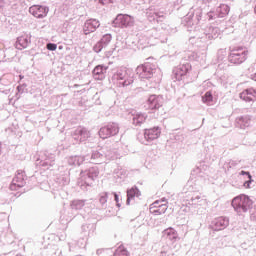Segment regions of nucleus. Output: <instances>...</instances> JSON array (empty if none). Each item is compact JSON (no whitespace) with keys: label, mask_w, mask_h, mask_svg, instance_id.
Instances as JSON below:
<instances>
[{"label":"nucleus","mask_w":256,"mask_h":256,"mask_svg":"<svg viewBox=\"0 0 256 256\" xmlns=\"http://www.w3.org/2000/svg\"><path fill=\"white\" fill-rule=\"evenodd\" d=\"M232 207L238 215H243V213H247V211L253 209V200L249 196L241 194L233 198Z\"/></svg>","instance_id":"f257e3e1"},{"label":"nucleus","mask_w":256,"mask_h":256,"mask_svg":"<svg viewBox=\"0 0 256 256\" xmlns=\"http://www.w3.org/2000/svg\"><path fill=\"white\" fill-rule=\"evenodd\" d=\"M99 177V168L91 167L88 170L82 171L80 173V178L78 179V185L85 191L87 187L93 185V181Z\"/></svg>","instance_id":"f03ea898"},{"label":"nucleus","mask_w":256,"mask_h":256,"mask_svg":"<svg viewBox=\"0 0 256 256\" xmlns=\"http://www.w3.org/2000/svg\"><path fill=\"white\" fill-rule=\"evenodd\" d=\"M247 55H249V50L245 47H235L230 50L228 56V61L234 65H241L247 61Z\"/></svg>","instance_id":"7ed1b4c3"},{"label":"nucleus","mask_w":256,"mask_h":256,"mask_svg":"<svg viewBox=\"0 0 256 256\" xmlns=\"http://www.w3.org/2000/svg\"><path fill=\"white\" fill-rule=\"evenodd\" d=\"M111 159H113V152H105V149L95 150L91 155V163H95L96 165L111 161Z\"/></svg>","instance_id":"20e7f679"},{"label":"nucleus","mask_w":256,"mask_h":256,"mask_svg":"<svg viewBox=\"0 0 256 256\" xmlns=\"http://www.w3.org/2000/svg\"><path fill=\"white\" fill-rule=\"evenodd\" d=\"M117 133H119V124L117 123H109L99 130L101 139H109V137H113L117 135Z\"/></svg>","instance_id":"39448f33"},{"label":"nucleus","mask_w":256,"mask_h":256,"mask_svg":"<svg viewBox=\"0 0 256 256\" xmlns=\"http://www.w3.org/2000/svg\"><path fill=\"white\" fill-rule=\"evenodd\" d=\"M114 27H133L135 19L127 14H119L113 21Z\"/></svg>","instance_id":"423d86ee"},{"label":"nucleus","mask_w":256,"mask_h":256,"mask_svg":"<svg viewBox=\"0 0 256 256\" xmlns=\"http://www.w3.org/2000/svg\"><path fill=\"white\" fill-rule=\"evenodd\" d=\"M72 137L76 143H83L91 137V132L84 127H78L72 134Z\"/></svg>","instance_id":"0eeeda50"},{"label":"nucleus","mask_w":256,"mask_h":256,"mask_svg":"<svg viewBox=\"0 0 256 256\" xmlns=\"http://www.w3.org/2000/svg\"><path fill=\"white\" fill-rule=\"evenodd\" d=\"M148 109L151 111H157L163 107V96L161 95H151L147 100Z\"/></svg>","instance_id":"6e6552de"},{"label":"nucleus","mask_w":256,"mask_h":256,"mask_svg":"<svg viewBox=\"0 0 256 256\" xmlns=\"http://www.w3.org/2000/svg\"><path fill=\"white\" fill-rule=\"evenodd\" d=\"M210 227L213 231H223V229H227V227H229V218L218 217L211 222Z\"/></svg>","instance_id":"1a4fd4ad"},{"label":"nucleus","mask_w":256,"mask_h":256,"mask_svg":"<svg viewBox=\"0 0 256 256\" xmlns=\"http://www.w3.org/2000/svg\"><path fill=\"white\" fill-rule=\"evenodd\" d=\"M29 13L37 19H43L49 13V8L47 6L33 5L29 8Z\"/></svg>","instance_id":"9d476101"},{"label":"nucleus","mask_w":256,"mask_h":256,"mask_svg":"<svg viewBox=\"0 0 256 256\" xmlns=\"http://www.w3.org/2000/svg\"><path fill=\"white\" fill-rule=\"evenodd\" d=\"M25 186V174L22 171H18L16 176L13 178L12 183L10 184L11 191H17L21 187Z\"/></svg>","instance_id":"9b49d317"},{"label":"nucleus","mask_w":256,"mask_h":256,"mask_svg":"<svg viewBox=\"0 0 256 256\" xmlns=\"http://www.w3.org/2000/svg\"><path fill=\"white\" fill-rule=\"evenodd\" d=\"M100 26L101 23L97 19L87 20L83 26L84 35H90V33H95V31H97Z\"/></svg>","instance_id":"f8f14e48"},{"label":"nucleus","mask_w":256,"mask_h":256,"mask_svg":"<svg viewBox=\"0 0 256 256\" xmlns=\"http://www.w3.org/2000/svg\"><path fill=\"white\" fill-rule=\"evenodd\" d=\"M160 135H161V129L159 127H154V128L144 130V139L146 143H151V141H155V139H159Z\"/></svg>","instance_id":"ddd939ff"},{"label":"nucleus","mask_w":256,"mask_h":256,"mask_svg":"<svg viewBox=\"0 0 256 256\" xmlns=\"http://www.w3.org/2000/svg\"><path fill=\"white\" fill-rule=\"evenodd\" d=\"M136 73L139 75L140 79H151V77H153V69L149 64L138 66Z\"/></svg>","instance_id":"4468645a"},{"label":"nucleus","mask_w":256,"mask_h":256,"mask_svg":"<svg viewBox=\"0 0 256 256\" xmlns=\"http://www.w3.org/2000/svg\"><path fill=\"white\" fill-rule=\"evenodd\" d=\"M186 205L188 207H193L197 209V207H202V205H207V200L201 198L199 195L192 196L190 199H186Z\"/></svg>","instance_id":"2eb2a0df"},{"label":"nucleus","mask_w":256,"mask_h":256,"mask_svg":"<svg viewBox=\"0 0 256 256\" xmlns=\"http://www.w3.org/2000/svg\"><path fill=\"white\" fill-rule=\"evenodd\" d=\"M167 209V204H159V200H156L150 205V213H152V215H163Z\"/></svg>","instance_id":"dca6fc26"},{"label":"nucleus","mask_w":256,"mask_h":256,"mask_svg":"<svg viewBox=\"0 0 256 256\" xmlns=\"http://www.w3.org/2000/svg\"><path fill=\"white\" fill-rule=\"evenodd\" d=\"M240 99L249 103L251 101H256V90L249 88L240 93Z\"/></svg>","instance_id":"f3484780"},{"label":"nucleus","mask_w":256,"mask_h":256,"mask_svg":"<svg viewBox=\"0 0 256 256\" xmlns=\"http://www.w3.org/2000/svg\"><path fill=\"white\" fill-rule=\"evenodd\" d=\"M105 73H107V67L102 65L96 66L92 72L96 81H103L105 79Z\"/></svg>","instance_id":"a211bd4d"},{"label":"nucleus","mask_w":256,"mask_h":256,"mask_svg":"<svg viewBox=\"0 0 256 256\" xmlns=\"http://www.w3.org/2000/svg\"><path fill=\"white\" fill-rule=\"evenodd\" d=\"M29 43H31V37L27 35H22L17 38L16 49H27V47H29Z\"/></svg>","instance_id":"6ab92c4d"},{"label":"nucleus","mask_w":256,"mask_h":256,"mask_svg":"<svg viewBox=\"0 0 256 256\" xmlns=\"http://www.w3.org/2000/svg\"><path fill=\"white\" fill-rule=\"evenodd\" d=\"M229 11H231V8L227 4H220L216 8V15L219 19H223V17H227L229 15Z\"/></svg>","instance_id":"aec40b11"},{"label":"nucleus","mask_w":256,"mask_h":256,"mask_svg":"<svg viewBox=\"0 0 256 256\" xmlns=\"http://www.w3.org/2000/svg\"><path fill=\"white\" fill-rule=\"evenodd\" d=\"M251 125V119L248 116L236 118V127L239 129H247Z\"/></svg>","instance_id":"412c9836"},{"label":"nucleus","mask_w":256,"mask_h":256,"mask_svg":"<svg viewBox=\"0 0 256 256\" xmlns=\"http://www.w3.org/2000/svg\"><path fill=\"white\" fill-rule=\"evenodd\" d=\"M140 196H141V192L139 191V189H137V187H132L131 189L127 190L126 204L131 205V201H133L135 197H140Z\"/></svg>","instance_id":"4be33fe9"},{"label":"nucleus","mask_w":256,"mask_h":256,"mask_svg":"<svg viewBox=\"0 0 256 256\" xmlns=\"http://www.w3.org/2000/svg\"><path fill=\"white\" fill-rule=\"evenodd\" d=\"M146 119L147 116L141 112H134L132 114L133 125H142V123H145Z\"/></svg>","instance_id":"5701e85b"},{"label":"nucleus","mask_w":256,"mask_h":256,"mask_svg":"<svg viewBox=\"0 0 256 256\" xmlns=\"http://www.w3.org/2000/svg\"><path fill=\"white\" fill-rule=\"evenodd\" d=\"M163 237L169 239V241H177L179 239V234L173 228H168L163 231Z\"/></svg>","instance_id":"b1692460"},{"label":"nucleus","mask_w":256,"mask_h":256,"mask_svg":"<svg viewBox=\"0 0 256 256\" xmlns=\"http://www.w3.org/2000/svg\"><path fill=\"white\" fill-rule=\"evenodd\" d=\"M133 70H130L125 78H123V81L118 82L119 87H129V85H132L134 79Z\"/></svg>","instance_id":"393cba45"},{"label":"nucleus","mask_w":256,"mask_h":256,"mask_svg":"<svg viewBox=\"0 0 256 256\" xmlns=\"http://www.w3.org/2000/svg\"><path fill=\"white\" fill-rule=\"evenodd\" d=\"M147 15L149 21H157V23H160L165 20V14H163V12H148Z\"/></svg>","instance_id":"a878e982"},{"label":"nucleus","mask_w":256,"mask_h":256,"mask_svg":"<svg viewBox=\"0 0 256 256\" xmlns=\"http://www.w3.org/2000/svg\"><path fill=\"white\" fill-rule=\"evenodd\" d=\"M173 74L175 76L176 81H181L184 75H187V66H180L174 69Z\"/></svg>","instance_id":"bb28decb"},{"label":"nucleus","mask_w":256,"mask_h":256,"mask_svg":"<svg viewBox=\"0 0 256 256\" xmlns=\"http://www.w3.org/2000/svg\"><path fill=\"white\" fill-rule=\"evenodd\" d=\"M85 161V157L83 156H71L68 159V164L73 165L74 167H79Z\"/></svg>","instance_id":"cd10ccee"},{"label":"nucleus","mask_w":256,"mask_h":256,"mask_svg":"<svg viewBox=\"0 0 256 256\" xmlns=\"http://www.w3.org/2000/svg\"><path fill=\"white\" fill-rule=\"evenodd\" d=\"M219 35H221V30L218 27H210L206 37H208V39H217Z\"/></svg>","instance_id":"c85d7f7f"},{"label":"nucleus","mask_w":256,"mask_h":256,"mask_svg":"<svg viewBox=\"0 0 256 256\" xmlns=\"http://www.w3.org/2000/svg\"><path fill=\"white\" fill-rule=\"evenodd\" d=\"M129 71H131V69H127V68H122L117 71L115 77H116L118 83L120 81H123V79L126 77V75L128 74Z\"/></svg>","instance_id":"c756f323"},{"label":"nucleus","mask_w":256,"mask_h":256,"mask_svg":"<svg viewBox=\"0 0 256 256\" xmlns=\"http://www.w3.org/2000/svg\"><path fill=\"white\" fill-rule=\"evenodd\" d=\"M71 209H75L79 211V209H83L85 207V200H73L70 204Z\"/></svg>","instance_id":"7c9ffc66"},{"label":"nucleus","mask_w":256,"mask_h":256,"mask_svg":"<svg viewBox=\"0 0 256 256\" xmlns=\"http://www.w3.org/2000/svg\"><path fill=\"white\" fill-rule=\"evenodd\" d=\"M202 101L206 103V105H213V94L210 91L206 92L202 97Z\"/></svg>","instance_id":"2f4dec72"},{"label":"nucleus","mask_w":256,"mask_h":256,"mask_svg":"<svg viewBox=\"0 0 256 256\" xmlns=\"http://www.w3.org/2000/svg\"><path fill=\"white\" fill-rule=\"evenodd\" d=\"M41 165L44 167V169H51V167L55 165V159H46L41 162Z\"/></svg>","instance_id":"473e14b6"},{"label":"nucleus","mask_w":256,"mask_h":256,"mask_svg":"<svg viewBox=\"0 0 256 256\" xmlns=\"http://www.w3.org/2000/svg\"><path fill=\"white\" fill-rule=\"evenodd\" d=\"M111 34H106L102 37V39L100 40L101 44L105 47H107V45H109V43H111Z\"/></svg>","instance_id":"72a5a7b5"},{"label":"nucleus","mask_w":256,"mask_h":256,"mask_svg":"<svg viewBox=\"0 0 256 256\" xmlns=\"http://www.w3.org/2000/svg\"><path fill=\"white\" fill-rule=\"evenodd\" d=\"M105 49V46L102 44L101 41H99L98 43H96V45L94 46L93 50L95 51V53H101V50Z\"/></svg>","instance_id":"f704fd0d"},{"label":"nucleus","mask_w":256,"mask_h":256,"mask_svg":"<svg viewBox=\"0 0 256 256\" xmlns=\"http://www.w3.org/2000/svg\"><path fill=\"white\" fill-rule=\"evenodd\" d=\"M107 197H109V193H107V192H103L100 194L99 201H100L101 205H105V203H107Z\"/></svg>","instance_id":"c9c22d12"},{"label":"nucleus","mask_w":256,"mask_h":256,"mask_svg":"<svg viewBox=\"0 0 256 256\" xmlns=\"http://www.w3.org/2000/svg\"><path fill=\"white\" fill-rule=\"evenodd\" d=\"M48 51H56L57 50V44L48 43L47 44Z\"/></svg>","instance_id":"e433bc0d"},{"label":"nucleus","mask_w":256,"mask_h":256,"mask_svg":"<svg viewBox=\"0 0 256 256\" xmlns=\"http://www.w3.org/2000/svg\"><path fill=\"white\" fill-rule=\"evenodd\" d=\"M25 89H27V84H22L17 87L18 93H25Z\"/></svg>","instance_id":"4c0bfd02"},{"label":"nucleus","mask_w":256,"mask_h":256,"mask_svg":"<svg viewBox=\"0 0 256 256\" xmlns=\"http://www.w3.org/2000/svg\"><path fill=\"white\" fill-rule=\"evenodd\" d=\"M112 195H114V199H115V201L117 203V206L119 207L120 206L119 205V195H117V193H112Z\"/></svg>","instance_id":"58836bf2"},{"label":"nucleus","mask_w":256,"mask_h":256,"mask_svg":"<svg viewBox=\"0 0 256 256\" xmlns=\"http://www.w3.org/2000/svg\"><path fill=\"white\" fill-rule=\"evenodd\" d=\"M250 185H251V180L244 182V187L246 189H249L251 187Z\"/></svg>","instance_id":"ea45409f"},{"label":"nucleus","mask_w":256,"mask_h":256,"mask_svg":"<svg viewBox=\"0 0 256 256\" xmlns=\"http://www.w3.org/2000/svg\"><path fill=\"white\" fill-rule=\"evenodd\" d=\"M240 175H247L248 179H251V174H249V172L241 171Z\"/></svg>","instance_id":"a19ab883"},{"label":"nucleus","mask_w":256,"mask_h":256,"mask_svg":"<svg viewBox=\"0 0 256 256\" xmlns=\"http://www.w3.org/2000/svg\"><path fill=\"white\" fill-rule=\"evenodd\" d=\"M159 204L163 203L162 205H167V199L166 198H162L161 200H158Z\"/></svg>","instance_id":"79ce46f5"},{"label":"nucleus","mask_w":256,"mask_h":256,"mask_svg":"<svg viewBox=\"0 0 256 256\" xmlns=\"http://www.w3.org/2000/svg\"><path fill=\"white\" fill-rule=\"evenodd\" d=\"M3 7H5V1L0 0V9H3Z\"/></svg>","instance_id":"37998d69"},{"label":"nucleus","mask_w":256,"mask_h":256,"mask_svg":"<svg viewBox=\"0 0 256 256\" xmlns=\"http://www.w3.org/2000/svg\"><path fill=\"white\" fill-rule=\"evenodd\" d=\"M209 21H211V19H213V12H208L207 13Z\"/></svg>","instance_id":"c03bdc74"},{"label":"nucleus","mask_w":256,"mask_h":256,"mask_svg":"<svg viewBox=\"0 0 256 256\" xmlns=\"http://www.w3.org/2000/svg\"><path fill=\"white\" fill-rule=\"evenodd\" d=\"M250 79L253 81H256V72L254 74H251Z\"/></svg>","instance_id":"a18cd8bd"},{"label":"nucleus","mask_w":256,"mask_h":256,"mask_svg":"<svg viewBox=\"0 0 256 256\" xmlns=\"http://www.w3.org/2000/svg\"><path fill=\"white\" fill-rule=\"evenodd\" d=\"M19 77H20V79H24V76H23V75H20Z\"/></svg>","instance_id":"49530a36"},{"label":"nucleus","mask_w":256,"mask_h":256,"mask_svg":"<svg viewBox=\"0 0 256 256\" xmlns=\"http://www.w3.org/2000/svg\"><path fill=\"white\" fill-rule=\"evenodd\" d=\"M199 17H201V16L197 15V19H198V21H199Z\"/></svg>","instance_id":"de8ad7c7"},{"label":"nucleus","mask_w":256,"mask_h":256,"mask_svg":"<svg viewBox=\"0 0 256 256\" xmlns=\"http://www.w3.org/2000/svg\"><path fill=\"white\" fill-rule=\"evenodd\" d=\"M100 1V3H103V0H99Z\"/></svg>","instance_id":"09e8293b"},{"label":"nucleus","mask_w":256,"mask_h":256,"mask_svg":"<svg viewBox=\"0 0 256 256\" xmlns=\"http://www.w3.org/2000/svg\"><path fill=\"white\" fill-rule=\"evenodd\" d=\"M143 143H147V142L143 141Z\"/></svg>","instance_id":"8fccbe9b"}]
</instances>
